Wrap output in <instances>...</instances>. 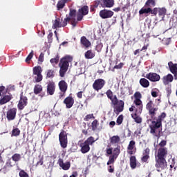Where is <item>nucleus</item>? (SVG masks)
Listing matches in <instances>:
<instances>
[{
  "label": "nucleus",
  "mask_w": 177,
  "mask_h": 177,
  "mask_svg": "<svg viewBox=\"0 0 177 177\" xmlns=\"http://www.w3.org/2000/svg\"><path fill=\"white\" fill-rule=\"evenodd\" d=\"M66 6V3L63 0H60L58 1L57 4V10H60V9H63Z\"/></svg>",
  "instance_id": "obj_40"
},
{
  "label": "nucleus",
  "mask_w": 177,
  "mask_h": 177,
  "mask_svg": "<svg viewBox=\"0 0 177 177\" xmlns=\"http://www.w3.org/2000/svg\"><path fill=\"white\" fill-rule=\"evenodd\" d=\"M33 75H38L42 74V68L39 66H35L32 68Z\"/></svg>",
  "instance_id": "obj_34"
},
{
  "label": "nucleus",
  "mask_w": 177,
  "mask_h": 177,
  "mask_svg": "<svg viewBox=\"0 0 177 177\" xmlns=\"http://www.w3.org/2000/svg\"><path fill=\"white\" fill-rule=\"evenodd\" d=\"M16 114H17V109L11 108L8 110L6 113V118L8 121H13L16 118Z\"/></svg>",
  "instance_id": "obj_13"
},
{
  "label": "nucleus",
  "mask_w": 177,
  "mask_h": 177,
  "mask_svg": "<svg viewBox=\"0 0 177 177\" xmlns=\"http://www.w3.org/2000/svg\"><path fill=\"white\" fill-rule=\"evenodd\" d=\"M122 67H124V63L120 62L118 65H115L113 67V70H112V71H114V70H120Z\"/></svg>",
  "instance_id": "obj_53"
},
{
  "label": "nucleus",
  "mask_w": 177,
  "mask_h": 177,
  "mask_svg": "<svg viewBox=\"0 0 177 177\" xmlns=\"http://www.w3.org/2000/svg\"><path fill=\"white\" fill-rule=\"evenodd\" d=\"M121 153V147L120 146H118L116 148L113 149V155L115 157V159H117L118 156H120V153Z\"/></svg>",
  "instance_id": "obj_37"
},
{
  "label": "nucleus",
  "mask_w": 177,
  "mask_h": 177,
  "mask_svg": "<svg viewBox=\"0 0 177 177\" xmlns=\"http://www.w3.org/2000/svg\"><path fill=\"white\" fill-rule=\"evenodd\" d=\"M44 56H45V55L41 53L38 58V62H40V63L44 62Z\"/></svg>",
  "instance_id": "obj_56"
},
{
  "label": "nucleus",
  "mask_w": 177,
  "mask_h": 177,
  "mask_svg": "<svg viewBox=\"0 0 177 177\" xmlns=\"http://www.w3.org/2000/svg\"><path fill=\"white\" fill-rule=\"evenodd\" d=\"M88 13H89V8L87 6H84L80 8L77 15V21H81V20L84 19V16H86Z\"/></svg>",
  "instance_id": "obj_10"
},
{
  "label": "nucleus",
  "mask_w": 177,
  "mask_h": 177,
  "mask_svg": "<svg viewBox=\"0 0 177 177\" xmlns=\"http://www.w3.org/2000/svg\"><path fill=\"white\" fill-rule=\"evenodd\" d=\"M145 12L153 15V16H157V13H158L159 17H160L162 20H164L165 15H167V9L165 8H154L153 9L148 8L147 10H145Z\"/></svg>",
  "instance_id": "obj_4"
},
{
  "label": "nucleus",
  "mask_w": 177,
  "mask_h": 177,
  "mask_svg": "<svg viewBox=\"0 0 177 177\" xmlns=\"http://www.w3.org/2000/svg\"><path fill=\"white\" fill-rule=\"evenodd\" d=\"M102 48H103V44L99 43L97 44L95 49H96L97 52H102Z\"/></svg>",
  "instance_id": "obj_54"
},
{
  "label": "nucleus",
  "mask_w": 177,
  "mask_h": 177,
  "mask_svg": "<svg viewBox=\"0 0 177 177\" xmlns=\"http://www.w3.org/2000/svg\"><path fill=\"white\" fill-rule=\"evenodd\" d=\"M133 96H134V100H141L142 99V94L139 91L136 92Z\"/></svg>",
  "instance_id": "obj_45"
},
{
  "label": "nucleus",
  "mask_w": 177,
  "mask_h": 177,
  "mask_svg": "<svg viewBox=\"0 0 177 177\" xmlns=\"http://www.w3.org/2000/svg\"><path fill=\"white\" fill-rule=\"evenodd\" d=\"M48 40L49 42H52L53 39V32H50L49 34L47 36Z\"/></svg>",
  "instance_id": "obj_55"
},
{
  "label": "nucleus",
  "mask_w": 177,
  "mask_h": 177,
  "mask_svg": "<svg viewBox=\"0 0 177 177\" xmlns=\"http://www.w3.org/2000/svg\"><path fill=\"white\" fill-rule=\"evenodd\" d=\"M58 164L59 167L64 169V171H68V169H70V167H71L70 162H66L64 163V162H63V159L62 158L58 160Z\"/></svg>",
  "instance_id": "obj_22"
},
{
  "label": "nucleus",
  "mask_w": 177,
  "mask_h": 177,
  "mask_svg": "<svg viewBox=\"0 0 177 177\" xmlns=\"http://www.w3.org/2000/svg\"><path fill=\"white\" fill-rule=\"evenodd\" d=\"M20 135V129L19 128L13 129L11 136H19Z\"/></svg>",
  "instance_id": "obj_42"
},
{
  "label": "nucleus",
  "mask_w": 177,
  "mask_h": 177,
  "mask_svg": "<svg viewBox=\"0 0 177 177\" xmlns=\"http://www.w3.org/2000/svg\"><path fill=\"white\" fill-rule=\"evenodd\" d=\"M99 125V122L97 120H94L91 123L92 131H96L97 129V126Z\"/></svg>",
  "instance_id": "obj_41"
},
{
  "label": "nucleus",
  "mask_w": 177,
  "mask_h": 177,
  "mask_svg": "<svg viewBox=\"0 0 177 177\" xmlns=\"http://www.w3.org/2000/svg\"><path fill=\"white\" fill-rule=\"evenodd\" d=\"M71 20V18L70 17H67L66 18H64L63 22L61 24L62 27H66L67 26V22L70 21Z\"/></svg>",
  "instance_id": "obj_49"
},
{
  "label": "nucleus",
  "mask_w": 177,
  "mask_h": 177,
  "mask_svg": "<svg viewBox=\"0 0 177 177\" xmlns=\"http://www.w3.org/2000/svg\"><path fill=\"white\" fill-rule=\"evenodd\" d=\"M12 161H15V162H17L21 160V155L20 153H15L12 156Z\"/></svg>",
  "instance_id": "obj_39"
},
{
  "label": "nucleus",
  "mask_w": 177,
  "mask_h": 177,
  "mask_svg": "<svg viewBox=\"0 0 177 177\" xmlns=\"http://www.w3.org/2000/svg\"><path fill=\"white\" fill-rule=\"evenodd\" d=\"M103 3L106 8H113L114 6V0H103Z\"/></svg>",
  "instance_id": "obj_36"
},
{
  "label": "nucleus",
  "mask_w": 177,
  "mask_h": 177,
  "mask_svg": "<svg viewBox=\"0 0 177 177\" xmlns=\"http://www.w3.org/2000/svg\"><path fill=\"white\" fill-rule=\"evenodd\" d=\"M174 77L171 73H169L167 75H165L162 78L164 85H168V84L172 82V81H174Z\"/></svg>",
  "instance_id": "obj_24"
},
{
  "label": "nucleus",
  "mask_w": 177,
  "mask_h": 177,
  "mask_svg": "<svg viewBox=\"0 0 177 177\" xmlns=\"http://www.w3.org/2000/svg\"><path fill=\"white\" fill-rule=\"evenodd\" d=\"M113 16H114V12L111 10L104 9L100 11V17L101 19H110Z\"/></svg>",
  "instance_id": "obj_16"
},
{
  "label": "nucleus",
  "mask_w": 177,
  "mask_h": 177,
  "mask_svg": "<svg viewBox=\"0 0 177 177\" xmlns=\"http://www.w3.org/2000/svg\"><path fill=\"white\" fill-rule=\"evenodd\" d=\"M36 76L34 77L35 78V82H41V81H42V80L44 79V77L42 76V74L41 75H35Z\"/></svg>",
  "instance_id": "obj_43"
},
{
  "label": "nucleus",
  "mask_w": 177,
  "mask_h": 177,
  "mask_svg": "<svg viewBox=\"0 0 177 177\" xmlns=\"http://www.w3.org/2000/svg\"><path fill=\"white\" fill-rule=\"evenodd\" d=\"M28 104V99L27 97L23 95V93L20 95V100L19 101L17 107L19 110H23L26 106Z\"/></svg>",
  "instance_id": "obj_12"
},
{
  "label": "nucleus",
  "mask_w": 177,
  "mask_h": 177,
  "mask_svg": "<svg viewBox=\"0 0 177 177\" xmlns=\"http://www.w3.org/2000/svg\"><path fill=\"white\" fill-rule=\"evenodd\" d=\"M82 93H84V92H82V91H79L77 93V96L78 99H82Z\"/></svg>",
  "instance_id": "obj_64"
},
{
  "label": "nucleus",
  "mask_w": 177,
  "mask_h": 177,
  "mask_svg": "<svg viewBox=\"0 0 177 177\" xmlns=\"http://www.w3.org/2000/svg\"><path fill=\"white\" fill-rule=\"evenodd\" d=\"M38 165H44V158H41L39 161H38L36 164V167H38Z\"/></svg>",
  "instance_id": "obj_62"
},
{
  "label": "nucleus",
  "mask_w": 177,
  "mask_h": 177,
  "mask_svg": "<svg viewBox=\"0 0 177 177\" xmlns=\"http://www.w3.org/2000/svg\"><path fill=\"white\" fill-rule=\"evenodd\" d=\"M33 91L35 95H39V93L43 91L42 85L35 84Z\"/></svg>",
  "instance_id": "obj_33"
},
{
  "label": "nucleus",
  "mask_w": 177,
  "mask_h": 177,
  "mask_svg": "<svg viewBox=\"0 0 177 177\" xmlns=\"http://www.w3.org/2000/svg\"><path fill=\"white\" fill-rule=\"evenodd\" d=\"M143 156H150V149L147 148L143 151Z\"/></svg>",
  "instance_id": "obj_57"
},
{
  "label": "nucleus",
  "mask_w": 177,
  "mask_h": 177,
  "mask_svg": "<svg viewBox=\"0 0 177 177\" xmlns=\"http://www.w3.org/2000/svg\"><path fill=\"white\" fill-rule=\"evenodd\" d=\"M58 86L59 88V91H61L62 93L59 95V99H62V97L66 95V92H67L68 85L67 84V82H66V81L61 80L58 83Z\"/></svg>",
  "instance_id": "obj_11"
},
{
  "label": "nucleus",
  "mask_w": 177,
  "mask_h": 177,
  "mask_svg": "<svg viewBox=\"0 0 177 177\" xmlns=\"http://www.w3.org/2000/svg\"><path fill=\"white\" fill-rule=\"evenodd\" d=\"M155 167L158 172H161V171L167 168V160L156 158Z\"/></svg>",
  "instance_id": "obj_8"
},
{
  "label": "nucleus",
  "mask_w": 177,
  "mask_h": 177,
  "mask_svg": "<svg viewBox=\"0 0 177 177\" xmlns=\"http://www.w3.org/2000/svg\"><path fill=\"white\" fill-rule=\"evenodd\" d=\"M64 104L66 105V109H71V107H73V106H74V103H75V100H74V97H73V96H71V94L66 97L63 102Z\"/></svg>",
  "instance_id": "obj_17"
},
{
  "label": "nucleus",
  "mask_w": 177,
  "mask_h": 177,
  "mask_svg": "<svg viewBox=\"0 0 177 177\" xmlns=\"http://www.w3.org/2000/svg\"><path fill=\"white\" fill-rule=\"evenodd\" d=\"M55 91H56V86L55 84V82H49L47 86V93L48 95H54Z\"/></svg>",
  "instance_id": "obj_23"
},
{
  "label": "nucleus",
  "mask_w": 177,
  "mask_h": 177,
  "mask_svg": "<svg viewBox=\"0 0 177 177\" xmlns=\"http://www.w3.org/2000/svg\"><path fill=\"white\" fill-rule=\"evenodd\" d=\"M136 107V113H142L143 111V102L142 100H137L133 101Z\"/></svg>",
  "instance_id": "obj_21"
},
{
  "label": "nucleus",
  "mask_w": 177,
  "mask_h": 177,
  "mask_svg": "<svg viewBox=\"0 0 177 177\" xmlns=\"http://www.w3.org/2000/svg\"><path fill=\"white\" fill-rule=\"evenodd\" d=\"M59 141L62 149H66L68 145V138H67V133L64 130H62L59 135Z\"/></svg>",
  "instance_id": "obj_6"
},
{
  "label": "nucleus",
  "mask_w": 177,
  "mask_h": 177,
  "mask_svg": "<svg viewBox=\"0 0 177 177\" xmlns=\"http://www.w3.org/2000/svg\"><path fill=\"white\" fill-rule=\"evenodd\" d=\"M95 55H96V53L92 51V50H87L84 54L85 58L88 59H93V57H95Z\"/></svg>",
  "instance_id": "obj_31"
},
{
  "label": "nucleus",
  "mask_w": 177,
  "mask_h": 177,
  "mask_svg": "<svg viewBox=\"0 0 177 177\" xmlns=\"http://www.w3.org/2000/svg\"><path fill=\"white\" fill-rule=\"evenodd\" d=\"M149 158H150V156L148 155H143V156L141 158V161L142 162H149Z\"/></svg>",
  "instance_id": "obj_52"
},
{
  "label": "nucleus",
  "mask_w": 177,
  "mask_h": 177,
  "mask_svg": "<svg viewBox=\"0 0 177 177\" xmlns=\"http://www.w3.org/2000/svg\"><path fill=\"white\" fill-rule=\"evenodd\" d=\"M146 109L148 111V114L151 118V124L149 126L150 133L160 139V133H157V129L162 128V121L167 118V113L162 112L158 117L157 112L158 111V105H156L152 100H149L146 104Z\"/></svg>",
  "instance_id": "obj_1"
},
{
  "label": "nucleus",
  "mask_w": 177,
  "mask_h": 177,
  "mask_svg": "<svg viewBox=\"0 0 177 177\" xmlns=\"http://www.w3.org/2000/svg\"><path fill=\"white\" fill-rule=\"evenodd\" d=\"M46 79L48 80L50 78L51 80L53 78H55V74H56V71L53 69H48L46 73Z\"/></svg>",
  "instance_id": "obj_27"
},
{
  "label": "nucleus",
  "mask_w": 177,
  "mask_h": 177,
  "mask_svg": "<svg viewBox=\"0 0 177 177\" xmlns=\"http://www.w3.org/2000/svg\"><path fill=\"white\" fill-rule=\"evenodd\" d=\"M122 121H124V115H120L116 120V123L118 125H121V124H122Z\"/></svg>",
  "instance_id": "obj_46"
},
{
  "label": "nucleus",
  "mask_w": 177,
  "mask_h": 177,
  "mask_svg": "<svg viewBox=\"0 0 177 177\" xmlns=\"http://www.w3.org/2000/svg\"><path fill=\"white\" fill-rule=\"evenodd\" d=\"M168 156V149L167 147H160L158 149V154L156 158L165 160Z\"/></svg>",
  "instance_id": "obj_14"
},
{
  "label": "nucleus",
  "mask_w": 177,
  "mask_h": 177,
  "mask_svg": "<svg viewBox=\"0 0 177 177\" xmlns=\"http://www.w3.org/2000/svg\"><path fill=\"white\" fill-rule=\"evenodd\" d=\"M145 77L147 78L151 82H158L160 80H161V77L160 75L156 73H147L145 76Z\"/></svg>",
  "instance_id": "obj_15"
},
{
  "label": "nucleus",
  "mask_w": 177,
  "mask_h": 177,
  "mask_svg": "<svg viewBox=\"0 0 177 177\" xmlns=\"http://www.w3.org/2000/svg\"><path fill=\"white\" fill-rule=\"evenodd\" d=\"M135 145H136V142L134 140H131L129 142V144L127 147V153L130 156H133V154L136 153V147H135Z\"/></svg>",
  "instance_id": "obj_20"
},
{
  "label": "nucleus",
  "mask_w": 177,
  "mask_h": 177,
  "mask_svg": "<svg viewBox=\"0 0 177 177\" xmlns=\"http://www.w3.org/2000/svg\"><path fill=\"white\" fill-rule=\"evenodd\" d=\"M121 138L118 136H113L110 138V142L111 145H116V143H120Z\"/></svg>",
  "instance_id": "obj_35"
},
{
  "label": "nucleus",
  "mask_w": 177,
  "mask_h": 177,
  "mask_svg": "<svg viewBox=\"0 0 177 177\" xmlns=\"http://www.w3.org/2000/svg\"><path fill=\"white\" fill-rule=\"evenodd\" d=\"M138 114H142V113L136 112L134 114H131V118H133V120H134L136 124H142V118H140V116L138 115Z\"/></svg>",
  "instance_id": "obj_29"
},
{
  "label": "nucleus",
  "mask_w": 177,
  "mask_h": 177,
  "mask_svg": "<svg viewBox=\"0 0 177 177\" xmlns=\"http://www.w3.org/2000/svg\"><path fill=\"white\" fill-rule=\"evenodd\" d=\"M129 6H131V3H127V4H125V5L122 8L123 12H125V10L129 9Z\"/></svg>",
  "instance_id": "obj_60"
},
{
  "label": "nucleus",
  "mask_w": 177,
  "mask_h": 177,
  "mask_svg": "<svg viewBox=\"0 0 177 177\" xmlns=\"http://www.w3.org/2000/svg\"><path fill=\"white\" fill-rule=\"evenodd\" d=\"M160 147H164L165 146H167V141L162 140L160 143H159Z\"/></svg>",
  "instance_id": "obj_61"
},
{
  "label": "nucleus",
  "mask_w": 177,
  "mask_h": 177,
  "mask_svg": "<svg viewBox=\"0 0 177 177\" xmlns=\"http://www.w3.org/2000/svg\"><path fill=\"white\" fill-rule=\"evenodd\" d=\"M19 177H30V175L28 174L27 172H26V171H24V169L20 170L19 173Z\"/></svg>",
  "instance_id": "obj_47"
},
{
  "label": "nucleus",
  "mask_w": 177,
  "mask_h": 177,
  "mask_svg": "<svg viewBox=\"0 0 177 177\" xmlns=\"http://www.w3.org/2000/svg\"><path fill=\"white\" fill-rule=\"evenodd\" d=\"M106 154L109 156L113 154V148L106 149Z\"/></svg>",
  "instance_id": "obj_63"
},
{
  "label": "nucleus",
  "mask_w": 177,
  "mask_h": 177,
  "mask_svg": "<svg viewBox=\"0 0 177 177\" xmlns=\"http://www.w3.org/2000/svg\"><path fill=\"white\" fill-rule=\"evenodd\" d=\"M95 142H96L95 138H93V136H90L84 142H80L79 144V146L80 147L81 153H82V154H86V153H88V151H91L90 146H92V145H93Z\"/></svg>",
  "instance_id": "obj_3"
},
{
  "label": "nucleus",
  "mask_w": 177,
  "mask_h": 177,
  "mask_svg": "<svg viewBox=\"0 0 177 177\" xmlns=\"http://www.w3.org/2000/svg\"><path fill=\"white\" fill-rule=\"evenodd\" d=\"M170 73L174 75V80H177V64H174L172 61L168 62Z\"/></svg>",
  "instance_id": "obj_18"
},
{
  "label": "nucleus",
  "mask_w": 177,
  "mask_h": 177,
  "mask_svg": "<svg viewBox=\"0 0 177 177\" xmlns=\"http://www.w3.org/2000/svg\"><path fill=\"white\" fill-rule=\"evenodd\" d=\"M12 99H13V96L10 93L1 95L0 97V106L6 104V103H9V102L11 101Z\"/></svg>",
  "instance_id": "obj_19"
},
{
  "label": "nucleus",
  "mask_w": 177,
  "mask_h": 177,
  "mask_svg": "<svg viewBox=\"0 0 177 177\" xmlns=\"http://www.w3.org/2000/svg\"><path fill=\"white\" fill-rule=\"evenodd\" d=\"M92 118L95 120V116H93V113L88 114L85 116L84 121H89V120H92Z\"/></svg>",
  "instance_id": "obj_51"
},
{
  "label": "nucleus",
  "mask_w": 177,
  "mask_h": 177,
  "mask_svg": "<svg viewBox=\"0 0 177 177\" xmlns=\"http://www.w3.org/2000/svg\"><path fill=\"white\" fill-rule=\"evenodd\" d=\"M156 5V0H147L145 3V8H142L139 10V15H149L150 12H145V10H147V9H153L151 8H154Z\"/></svg>",
  "instance_id": "obj_7"
},
{
  "label": "nucleus",
  "mask_w": 177,
  "mask_h": 177,
  "mask_svg": "<svg viewBox=\"0 0 177 177\" xmlns=\"http://www.w3.org/2000/svg\"><path fill=\"white\" fill-rule=\"evenodd\" d=\"M77 16V10L74 9H70L69 17L71 20H75V17Z\"/></svg>",
  "instance_id": "obj_38"
},
{
  "label": "nucleus",
  "mask_w": 177,
  "mask_h": 177,
  "mask_svg": "<svg viewBox=\"0 0 177 177\" xmlns=\"http://www.w3.org/2000/svg\"><path fill=\"white\" fill-rule=\"evenodd\" d=\"M138 165L137 160H136V156H131L130 157V167L131 169H135Z\"/></svg>",
  "instance_id": "obj_28"
},
{
  "label": "nucleus",
  "mask_w": 177,
  "mask_h": 177,
  "mask_svg": "<svg viewBox=\"0 0 177 177\" xmlns=\"http://www.w3.org/2000/svg\"><path fill=\"white\" fill-rule=\"evenodd\" d=\"M62 22H60V18H57L55 19L54 23L53 24V30H55L56 28H62Z\"/></svg>",
  "instance_id": "obj_32"
},
{
  "label": "nucleus",
  "mask_w": 177,
  "mask_h": 177,
  "mask_svg": "<svg viewBox=\"0 0 177 177\" xmlns=\"http://www.w3.org/2000/svg\"><path fill=\"white\" fill-rule=\"evenodd\" d=\"M73 62V57L66 55L64 57H62L59 64V77H64L66 75V73H67V71L68 70V66H70V63Z\"/></svg>",
  "instance_id": "obj_2"
},
{
  "label": "nucleus",
  "mask_w": 177,
  "mask_h": 177,
  "mask_svg": "<svg viewBox=\"0 0 177 177\" xmlns=\"http://www.w3.org/2000/svg\"><path fill=\"white\" fill-rule=\"evenodd\" d=\"M166 93H167V97L171 96V93H172V89L171 88V87L166 88Z\"/></svg>",
  "instance_id": "obj_59"
},
{
  "label": "nucleus",
  "mask_w": 177,
  "mask_h": 177,
  "mask_svg": "<svg viewBox=\"0 0 177 177\" xmlns=\"http://www.w3.org/2000/svg\"><path fill=\"white\" fill-rule=\"evenodd\" d=\"M33 56H34V50H32L26 59V63H28V62H30V60L32 59Z\"/></svg>",
  "instance_id": "obj_48"
},
{
  "label": "nucleus",
  "mask_w": 177,
  "mask_h": 177,
  "mask_svg": "<svg viewBox=\"0 0 177 177\" xmlns=\"http://www.w3.org/2000/svg\"><path fill=\"white\" fill-rule=\"evenodd\" d=\"M140 84L142 88H149L150 86V82L146 78H141L140 80Z\"/></svg>",
  "instance_id": "obj_30"
},
{
  "label": "nucleus",
  "mask_w": 177,
  "mask_h": 177,
  "mask_svg": "<svg viewBox=\"0 0 177 177\" xmlns=\"http://www.w3.org/2000/svg\"><path fill=\"white\" fill-rule=\"evenodd\" d=\"M106 95L108 97V99L111 100V103H114L115 104L116 102V100L118 99L117 97V95H114L113 97V91H111V90H108L106 92Z\"/></svg>",
  "instance_id": "obj_25"
},
{
  "label": "nucleus",
  "mask_w": 177,
  "mask_h": 177,
  "mask_svg": "<svg viewBox=\"0 0 177 177\" xmlns=\"http://www.w3.org/2000/svg\"><path fill=\"white\" fill-rule=\"evenodd\" d=\"M115 160V156H111L109 157V160L107 162V165H110L111 164H114V161Z\"/></svg>",
  "instance_id": "obj_50"
},
{
  "label": "nucleus",
  "mask_w": 177,
  "mask_h": 177,
  "mask_svg": "<svg viewBox=\"0 0 177 177\" xmlns=\"http://www.w3.org/2000/svg\"><path fill=\"white\" fill-rule=\"evenodd\" d=\"M59 59L60 57H59V55H56L55 58H52L50 60V63H51V64H57V63H59Z\"/></svg>",
  "instance_id": "obj_44"
},
{
  "label": "nucleus",
  "mask_w": 177,
  "mask_h": 177,
  "mask_svg": "<svg viewBox=\"0 0 177 177\" xmlns=\"http://www.w3.org/2000/svg\"><path fill=\"white\" fill-rule=\"evenodd\" d=\"M77 176H78V172L77 171H73L72 175L70 176V177H77ZM63 177H68V175L64 174Z\"/></svg>",
  "instance_id": "obj_58"
},
{
  "label": "nucleus",
  "mask_w": 177,
  "mask_h": 177,
  "mask_svg": "<svg viewBox=\"0 0 177 177\" xmlns=\"http://www.w3.org/2000/svg\"><path fill=\"white\" fill-rule=\"evenodd\" d=\"M80 44L84 46V48H89L92 44H91V41L86 39V37L83 36L80 39Z\"/></svg>",
  "instance_id": "obj_26"
},
{
  "label": "nucleus",
  "mask_w": 177,
  "mask_h": 177,
  "mask_svg": "<svg viewBox=\"0 0 177 177\" xmlns=\"http://www.w3.org/2000/svg\"><path fill=\"white\" fill-rule=\"evenodd\" d=\"M104 85H106V80L103 79H97L93 84V88L94 91H96V92H99V91H101V89L104 88Z\"/></svg>",
  "instance_id": "obj_9"
},
{
  "label": "nucleus",
  "mask_w": 177,
  "mask_h": 177,
  "mask_svg": "<svg viewBox=\"0 0 177 177\" xmlns=\"http://www.w3.org/2000/svg\"><path fill=\"white\" fill-rule=\"evenodd\" d=\"M115 102H116L115 104L114 102H111V104L113 107V113H115L116 115H118L120 113L124 111V106L125 105V103L122 100L118 101V99Z\"/></svg>",
  "instance_id": "obj_5"
}]
</instances>
